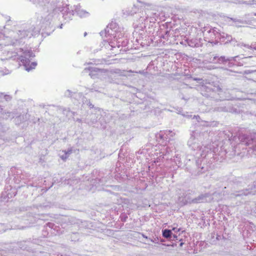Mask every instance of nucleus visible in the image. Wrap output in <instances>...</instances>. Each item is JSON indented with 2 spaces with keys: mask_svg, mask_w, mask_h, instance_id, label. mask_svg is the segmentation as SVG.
<instances>
[{
  "mask_svg": "<svg viewBox=\"0 0 256 256\" xmlns=\"http://www.w3.org/2000/svg\"><path fill=\"white\" fill-rule=\"evenodd\" d=\"M3 32H0V50L2 52L0 60L6 63L14 61L22 64L25 70L30 72L35 68L37 65L36 62H31L35 54L31 50H24L22 48L12 50L8 48L10 46H18L25 43V40L39 35L40 29L34 26L24 24L14 30L7 32L8 28L4 27Z\"/></svg>",
  "mask_w": 256,
  "mask_h": 256,
  "instance_id": "f257e3e1",
  "label": "nucleus"
},
{
  "mask_svg": "<svg viewBox=\"0 0 256 256\" xmlns=\"http://www.w3.org/2000/svg\"><path fill=\"white\" fill-rule=\"evenodd\" d=\"M204 132H200L198 130L193 131L188 141V145L192 150L200 151L202 149V143L204 140ZM201 156L196 161V170L192 172V174L200 175L207 171L210 167L208 158L214 156L213 152L208 148H202V152L197 154Z\"/></svg>",
  "mask_w": 256,
  "mask_h": 256,
  "instance_id": "f03ea898",
  "label": "nucleus"
},
{
  "mask_svg": "<svg viewBox=\"0 0 256 256\" xmlns=\"http://www.w3.org/2000/svg\"><path fill=\"white\" fill-rule=\"evenodd\" d=\"M119 29L118 24L114 22H112L109 24L104 30L102 31L100 34L102 36H104L106 37L108 36H113L114 38H118L116 39V45L118 48L120 46H128L127 48H128L129 42H127V40H121L120 37V34H119L118 30Z\"/></svg>",
  "mask_w": 256,
  "mask_h": 256,
  "instance_id": "7ed1b4c3",
  "label": "nucleus"
},
{
  "mask_svg": "<svg viewBox=\"0 0 256 256\" xmlns=\"http://www.w3.org/2000/svg\"><path fill=\"white\" fill-rule=\"evenodd\" d=\"M159 14L154 10H147L140 12L136 14L137 26L141 28L146 27L147 25H150V24L155 23L158 18Z\"/></svg>",
  "mask_w": 256,
  "mask_h": 256,
  "instance_id": "20e7f679",
  "label": "nucleus"
},
{
  "mask_svg": "<svg viewBox=\"0 0 256 256\" xmlns=\"http://www.w3.org/2000/svg\"><path fill=\"white\" fill-rule=\"evenodd\" d=\"M12 96L8 94H5L4 93H0V114L2 117L4 119H8V118H13L14 114L10 112L6 108L8 102L12 100ZM8 130V128L2 124L0 122V130L4 132Z\"/></svg>",
  "mask_w": 256,
  "mask_h": 256,
  "instance_id": "39448f33",
  "label": "nucleus"
},
{
  "mask_svg": "<svg viewBox=\"0 0 256 256\" xmlns=\"http://www.w3.org/2000/svg\"><path fill=\"white\" fill-rule=\"evenodd\" d=\"M192 79L202 84V94L203 96L208 98H214L216 100H218L216 98V94H220L222 92V88L218 86H213L210 84H208V85L207 86L204 84V80L202 78H194Z\"/></svg>",
  "mask_w": 256,
  "mask_h": 256,
  "instance_id": "423d86ee",
  "label": "nucleus"
},
{
  "mask_svg": "<svg viewBox=\"0 0 256 256\" xmlns=\"http://www.w3.org/2000/svg\"><path fill=\"white\" fill-rule=\"evenodd\" d=\"M34 4L39 5L40 6H44L48 10H56L59 11L61 9L60 0H30Z\"/></svg>",
  "mask_w": 256,
  "mask_h": 256,
  "instance_id": "0eeeda50",
  "label": "nucleus"
},
{
  "mask_svg": "<svg viewBox=\"0 0 256 256\" xmlns=\"http://www.w3.org/2000/svg\"><path fill=\"white\" fill-rule=\"evenodd\" d=\"M238 140L242 144L249 146L250 148L256 150V134L250 136L244 134H240Z\"/></svg>",
  "mask_w": 256,
  "mask_h": 256,
  "instance_id": "6e6552de",
  "label": "nucleus"
},
{
  "mask_svg": "<svg viewBox=\"0 0 256 256\" xmlns=\"http://www.w3.org/2000/svg\"><path fill=\"white\" fill-rule=\"evenodd\" d=\"M59 11L62 13V17L64 20H66V22H68L72 20L75 14L74 6L72 7L71 6L70 8L69 6L66 4V6H62L60 10H59Z\"/></svg>",
  "mask_w": 256,
  "mask_h": 256,
  "instance_id": "1a4fd4ad",
  "label": "nucleus"
},
{
  "mask_svg": "<svg viewBox=\"0 0 256 256\" xmlns=\"http://www.w3.org/2000/svg\"><path fill=\"white\" fill-rule=\"evenodd\" d=\"M215 110L218 112H228L231 113L238 112V110L233 107L232 104L229 102H224L220 106L215 108Z\"/></svg>",
  "mask_w": 256,
  "mask_h": 256,
  "instance_id": "9d476101",
  "label": "nucleus"
},
{
  "mask_svg": "<svg viewBox=\"0 0 256 256\" xmlns=\"http://www.w3.org/2000/svg\"><path fill=\"white\" fill-rule=\"evenodd\" d=\"M236 56L234 57H226L225 56H219L216 55L212 56L210 58V61L213 64H224L228 62L235 60Z\"/></svg>",
  "mask_w": 256,
  "mask_h": 256,
  "instance_id": "9b49d317",
  "label": "nucleus"
},
{
  "mask_svg": "<svg viewBox=\"0 0 256 256\" xmlns=\"http://www.w3.org/2000/svg\"><path fill=\"white\" fill-rule=\"evenodd\" d=\"M256 189V184H253L252 186H248V188H246L236 192V193H234L233 194L236 196H246L248 194L254 195L256 194V190H253Z\"/></svg>",
  "mask_w": 256,
  "mask_h": 256,
  "instance_id": "f8f14e48",
  "label": "nucleus"
},
{
  "mask_svg": "<svg viewBox=\"0 0 256 256\" xmlns=\"http://www.w3.org/2000/svg\"><path fill=\"white\" fill-rule=\"evenodd\" d=\"M86 98L84 97L82 92H74L72 98V100L74 104H76L77 102L80 104V102L84 104V100Z\"/></svg>",
  "mask_w": 256,
  "mask_h": 256,
  "instance_id": "ddd939ff",
  "label": "nucleus"
},
{
  "mask_svg": "<svg viewBox=\"0 0 256 256\" xmlns=\"http://www.w3.org/2000/svg\"><path fill=\"white\" fill-rule=\"evenodd\" d=\"M208 194H202L198 197L192 199L191 202L192 204H198L206 202V198L208 197Z\"/></svg>",
  "mask_w": 256,
  "mask_h": 256,
  "instance_id": "4468645a",
  "label": "nucleus"
},
{
  "mask_svg": "<svg viewBox=\"0 0 256 256\" xmlns=\"http://www.w3.org/2000/svg\"><path fill=\"white\" fill-rule=\"evenodd\" d=\"M200 40V38L198 40L197 38H192L191 40H187L186 42L190 47H199L201 46Z\"/></svg>",
  "mask_w": 256,
  "mask_h": 256,
  "instance_id": "2eb2a0df",
  "label": "nucleus"
},
{
  "mask_svg": "<svg viewBox=\"0 0 256 256\" xmlns=\"http://www.w3.org/2000/svg\"><path fill=\"white\" fill-rule=\"evenodd\" d=\"M74 8L75 14L76 13L80 17L85 16L88 14V12L80 9V5L74 6Z\"/></svg>",
  "mask_w": 256,
  "mask_h": 256,
  "instance_id": "dca6fc26",
  "label": "nucleus"
},
{
  "mask_svg": "<svg viewBox=\"0 0 256 256\" xmlns=\"http://www.w3.org/2000/svg\"><path fill=\"white\" fill-rule=\"evenodd\" d=\"M30 117L31 116L29 114L26 113L25 114L20 115L16 119H17L18 121L20 120V122H24L28 120L30 121Z\"/></svg>",
  "mask_w": 256,
  "mask_h": 256,
  "instance_id": "f3484780",
  "label": "nucleus"
},
{
  "mask_svg": "<svg viewBox=\"0 0 256 256\" xmlns=\"http://www.w3.org/2000/svg\"><path fill=\"white\" fill-rule=\"evenodd\" d=\"M162 235L164 238L171 239L172 238V232L171 230L166 228L162 230Z\"/></svg>",
  "mask_w": 256,
  "mask_h": 256,
  "instance_id": "a211bd4d",
  "label": "nucleus"
},
{
  "mask_svg": "<svg viewBox=\"0 0 256 256\" xmlns=\"http://www.w3.org/2000/svg\"><path fill=\"white\" fill-rule=\"evenodd\" d=\"M88 70L90 72V73L89 74L90 76V77L92 78H94V76H95L94 73H96L100 71V70L99 68H98L96 67H94V66L89 67Z\"/></svg>",
  "mask_w": 256,
  "mask_h": 256,
  "instance_id": "6ab92c4d",
  "label": "nucleus"
},
{
  "mask_svg": "<svg viewBox=\"0 0 256 256\" xmlns=\"http://www.w3.org/2000/svg\"><path fill=\"white\" fill-rule=\"evenodd\" d=\"M220 39L224 38V40H226V44L228 43V42H230V40H232V36L229 35L224 32L220 34Z\"/></svg>",
  "mask_w": 256,
  "mask_h": 256,
  "instance_id": "aec40b11",
  "label": "nucleus"
},
{
  "mask_svg": "<svg viewBox=\"0 0 256 256\" xmlns=\"http://www.w3.org/2000/svg\"><path fill=\"white\" fill-rule=\"evenodd\" d=\"M104 45L105 46L106 48H110L111 50H113V48H115L114 42H109L106 40L104 41Z\"/></svg>",
  "mask_w": 256,
  "mask_h": 256,
  "instance_id": "412c9836",
  "label": "nucleus"
},
{
  "mask_svg": "<svg viewBox=\"0 0 256 256\" xmlns=\"http://www.w3.org/2000/svg\"><path fill=\"white\" fill-rule=\"evenodd\" d=\"M242 46L248 49L256 50V42L252 43L250 45L242 44Z\"/></svg>",
  "mask_w": 256,
  "mask_h": 256,
  "instance_id": "4be33fe9",
  "label": "nucleus"
},
{
  "mask_svg": "<svg viewBox=\"0 0 256 256\" xmlns=\"http://www.w3.org/2000/svg\"><path fill=\"white\" fill-rule=\"evenodd\" d=\"M99 88H100L96 84H93L88 90L90 92H100Z\"/></svg>",
  "mask_w": 256,
  "mask_h": 256,
  "instance_id": "5701e85b",
  "label": "nucleus"
},
{
  "mask_svg": "<svg viewBox=\"0 0 256 256\" xmlns=\"http://www.w3.org/2000/svg\"><path fill=\"white\" fill-rule=\"evenodd\" d=\"M174 160L176 164L178 166H180L182 164V162L180 161V156H179L178 154L176 155L174 158Z\"/></svg>",
  "mask_w": 256,
  "mask_h": 256,
  "instance_id": "b1692460",
  "label": "nucleus"
},
{
  "mask_svg": "<svg viewBox=\"0 0 256 256\" xmlns=\"http://www.w3.org/2000/svg\"><path fill=\"white\" fill-rule=\"evenodd\" d=\"M230 42L234 46H238L242 47L243 46H242V44H244L243 42H238L235 38H232V40L230 41Z\"/></svg>",
  "mask_w": 256,
  "mask_h": 256,
  "instance_id": "393cba45",
  "label": "nucleus"
},
{
  "mask_svg": "<svg viewBox=\"0 0 256 256\" xmlns=\"http://www.w3.org/2000/svg\"><path fill=\"white\" fill-rule=\"evenodd\" d=\"M74 93V92H72L70 90H68L65 92L64 95L66 97L70 98H72Z\"/></svg>",
  "mask_w": 256,
  "mask_h": 256,
  "instance_id": "a878e982",
  "label": "nucleus"
},
{
  "mask_svg": "<svg viewBox=\"0 0 256 256\" xmlns=\"http://www.w3.org/2000/svg\"><path fill=\"white\" fill-rule=\"evenodd\" d=\"M84 104H86L90 108H94V106L90 102V100H88L86 98V99L84 100Z\"/></svg>",
  "mask_w": 256,
  "mask_h": 256,
  "instance_id": "bb28decb",
  "label": "nucleus"
},
{
  "mask_svg": "<svg viewBox=\"0 0 256 256\" xmlns=\"http://www.w3.org/2000/svg\"><path fill=\"white\" fill-rule=\"evenodd\" d=\"M91 122L92 124L96 123L98 120V116H96V114H92L90 116Z\"/></svg>",
  "mask_w": 256,
  "mask_h": 256,
  "instance_id": "cd10ccee",
  "label": "nucleus"
},
{
  "mask_svg": "<svg viewBox=\"0 0 256 256\" xmlns=\"http://www.w3.org/2000/svg\"><path fill=\"white\" fill-rule=\"evenodd\" d=\"M230 20H232L234 22H238L239 24H244V22L240 20V19H238V18H230Z\"/></svg>",
  "mask_w": 256,
  "mask_h": 256,
  "instance_id": "c85d7f7f",
  "label": "nucleus"
},
{
  "mask_svg": "<svg viewBox=\"0 0 256 256\" xmlns=\"http://www.w3.org/2000/svg\"><path fill=\"white\" fill-rule=\"evenodd\" d=\"M40 120V118H30V122H32V123L34 124H36V123L37 122H39Z\"/></svg>",
  "mask_w": 256,
  "mask_h": 256,
  "instance_id": "c756f323",
  "label": "nucleus"
},
{
  "mask_svg": "<svg viewBox=\"0 0 256 256\" xmlns=\"http://www.w3.org/2000/svg\"><path fill=\"white\" fill-rule=\"evenodd\" d=\"M172 231L173 230L175 232H178L181 230V228H178L176 227L172 226Z\"/></svg>",
  "mask_w": 256,
  "mask_h": 256,
  "instance_id": "7c9ffc66",
  "label": "nucleus"
},
{
  "mask_svg": "<svg viewBox=\"0 0 256 256\" xmlns=\"http://www.w3.org/2000/svg\"><path fill=\"white\" fill-rule=\"evenodd\" d=\"M63 152H65L66 154L68 156L72 153V149L70 148L68 150H62Z\"/></svg>",
  "mask_w": 256,
  "mask_h": 256,
  "instance_id": "2f4dec72",
  "label": "nucleus"
},
{
  "mask_svg": "<svg viewBox=\"0 0 256 256\" xmlns=\"http://www.w3.org/2000/svg\"><path fill=\"white\" fill-rule=\"evenodd\" d=\"M120 218H121V220L122 222H126V220L128 218V216H120Z\"/></svg>",
  "mask_w": 256,
  "mask_h": 256,
  "instance_id": "473e14b6",
  "label": "nucleus"
},
{
  "mask_svg": "<svg viewBox=\"0 0 256 256\" xmlns=\"http://www.w3.org/2000/svg\"><path fill=\"white\" fill-rule=\"evenodd\" d=\"M192 118L193 119L196 118V120L198 122H200V117L198 116H195V115H194L193 118Z\"/></svg>",
  "mask_w": 256,
  "mask_h": 256,
  "instance_id": "72a5a7b5",
  "label": "nucleus"
},
{
  "mask_svg": "<svg viewBox=\"0 0 256 256\" xmlns=\"http://www.w3.org/2000/svg\"><path fill=\"white\" fill-rule=\"evenodd\" d=\"M22 242H20L18 245H19V247L21 248V249H23V250H26V246H24L22 245Z\"/></svg>",
  "mask_w": 256,
  "mask_h": 256,
  "instance_id": "f704fd0d",
  "label": "nucleus"
},
{
  "mask_svg": "<svg viewBox=\"0 0 256 256\" xmlns=\"http://www.w3.org/2000/svg\"><path fill=\"white\" fill-rule=\"evenodd\" d=\"M68 156L64 152V154L61 156V158L62 160H64L66 159Z\"/></svg>",
  "mask_w": 256,
  "mask_h": 256,
  "instance_id": "c9c22d12",
  "label": "nucleus"
},
{
  "mask_svg": "<svg viewBox=\"0 0 256 256\" xmlns=\"http://www.w3.org/2000/svg\"><path fill=\"white\" fill-rule=\"evenodd\" d=\"M46 225L48 226L49 228H53V226H54V224H52V223H51V222H48L46 224Z\"/></svg>",
  "mask_w": 256,
  "mask_h": 256,
  "instance_id": "e433bc0d",
  "label": "nucleus"
},
{
  "mask_svg": "<svg viewBox=\"0 0 256 256\" xmlns=\"http://www.w3.org/2000/svg\"><path fill=\"white\" fill-rule=\"evenodd\" d=\"M169 33H170L169 31L166 30V32H165V35L163 36V38H165V39L167 38H168V34H169Z\"/></svg>",
  "mask_w": 256,
  "mask_h": 256,
  "instance_id": "4c0bfd02",
  "label": "nucleus"
},
{
  "mask_svg": "<svg viewBox=\"0 0 256 256\" xmlns=\"http://www.w3.org/2000/svg\"><path fill=\"white\" fill-rule=\"evenodd\" d=\"M157 138H160V139H164V136L162 135V134H160L157 135Z\"/></svg>",
  "mask_w": 256,
  "mask_h": 256,
  "instance_id": "58836bf2",
  "label": "nucleus"
},
{
  "mask_svg": "<svg viewBox=\"0 0 256 256\" xmlns=\"http://www.w3.org/2000/svg\"><path fill=\"white\" fill-rule=\"evenodd\" d=\"M142 237H144V238H145L146 239H148V236H146L144 234H142ZM148 240H150V241L152 242V239H150V238H149Z\"/></svg>",
  "mask_w": 256,
  "mask_h": 256,
  "instance_id": "ea45409f",
  "label": "nucleus"
},
{
  "mask_svg": "<svg viewBox=\"0 0 256 256\" xmlns=\"http://www.w3.org/2000/svg\"><path fill=\"white\" fill-rule=\"evenodd\" d=\"M169 134H170V136H173L174 135V133L172 132H170V130L168 131Z\"/></svg>",
  "mask_w": 256,
  "mask_h": 256,
  "instance_id": "a19ab883",
  "label": "nucleus"
},
{
  "mask_svg": "<svg viewBox=\"0 0 256 256\" xmlns=\"http://www.w3.org/2000/svg\"><path fill=\"white\" fill-rule=\"evenodd\" d=\"M212 31V32L214 33L216 30L214 29H210L208 31V32H211Z\"/></svg>",
  "mask_w": 256,
  "mask_h": 256,
  "instance_id": "79ce46f5",
  "label": "nucleus"
},
{
  "mask_svg": "<svg viewBox=\"0 0 256 256\" xmlns=\"http://www.w3.org/2000/svg\"><path fill=\"white\" fill-rule=\"evenodd\" d=\"M178 238L177 236L176 235V234H172V238H173V239H176Z\"/></svg>",
  "mask_w": 256,
  "mask_h": 256,
  "instance_id": "37998d69",
  "label": "nucleus"
},
{
  "mask_svg": "<svg viewBox=\"0 0 256 256\" xmlns=\"http://www.w3.org/2000/svg\"><path fill=\"white\" fill-rule=\"evenodd\" d=\"M242 178H238V182H242Z\"/></svg>",
  "mask_w": 256,
  "mask_h": 256,
  "instance_id": "c03bdc74",
  "label": "nucleus"
},
{
  "mask_svg": "<svg viewBox=\"0 0 256 256\" xmlns=\"http://www.w3.org/2000/svg\"><path fill=\"white\" fill-rule=\"evenodd\" d=\"M62 25H63L62 24H61L60 26V28H62Z\"/></svg>",
  "mask_w": 256,
  "mask_h": 256,
  "instance_id": "a18cd8bd",
  "label": "nucleus"
},
{
  "mask_svg": "<svg viewBox=\"0 0 256 256\" xmlns=\"http://www.w3.org/2000/svg\"><path fill=\"white\" fill-rule=\"evenodd\" d=\"M136 41L137 42H138V44L140 43V42H139V40H138L136 39Z\"/></svg>",
  "mask_w": 256,
  "mask_h": 256,
  "instance_id": "49530a36",
  "label": "nucleus"
},
{
  "mask_svg": "<svg viewBox=\"0 0 256 256\" xmlns=\"http://www.w3.org/2000/svg\"><path fill=\"white\" fill-rule=\"evenodd\" d=\"M86 34H87L86 32H85L84 34V36H86Z\"/></svg>",
  "mask_w": 256,
  "mask_h": 256,
  "instance_id": "de8ad7c7",
  "label": "nucleus"
},
{
  "mask_svg": "<svg viewBox=\"0 0 256 256\" xmlns=\"http://www.w3.org/2000/svg\"><path fill=\"white\" fill-rule=\"evenodd\" d=\"M182 244H183V243H182V242H181V243L180 244V246H182Z\"/></svg>",
  "mask_w": 256,
  "mask_h": 256,
  "instance_id": "09e8293b",
  "label": "nucleus"
},
{
  "mask_svg": "<svg viewBox=\"0 0 256 256\" xmlns=\"http://www.w3.org/2000/svg\"><path fill=\"white\" fill-rule=\"evenodd\" d=\"M255 15H256V13L255 14Z\"/></svg>",
  "mask_w": 256,
  "mask_h": 256,
  "instance_id": "8fccbe9b",
  "label": "nucleus"
}]
</instances>
